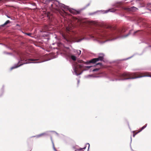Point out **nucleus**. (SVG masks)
<instances>
[{"label":"nucleus","mask_w":151,"mask_h":151,"mask_svg":"<svg viewBox=\"0 0 151 151\" xmlns=\"http://www.w3.org/2000/svg\"><path fill=\"white\" fill-rule=\"evenodd\" d=\"M116 10L115 9L113 8L112 9H109L106 10H101L100 11H97L93 13H89L88 14V15H92L97 13H99L100 14H106L109 12H114L116 11Z\"/></svg>","instance_id":"6"},{"label":"nucleus","mask_w":151,"mask_h":151,"mask_svg":"<svg viewBox=\"0 0 151 151\" xmlns=\"http://www.w3.org/2000/svg\"><path fill=\"white\" fill-rule=\"evenodd\" d=\"M99 55L98 58H93V60H94L95 63L99 61H103L104 57L105 56L104 54L103 53H100Z\"/></svg>","instance_id":"7"},{"label":"nucleus","mask_w":151,"mask_h":151,"mask_svg":"<svg viewBox=\"0 0 151 151\" xmlns=\"http://www.w3.org/2000/svg\"><path fill=\"white\" fill-rule=\"evenodd\" d=\"M0 45H3L5 46L6 48H7L9 49H11V48L9 46H7V45L4 44L2 43H0Z\"/></svg>","instance_id":"16"},{"label":"nucleus","mask_w":151,"mask_h":151,"mask_svg":"<svg viewBox=\"0 0 151 151\" xmlns=\"http://www.w3.org/2000/svg\"><path fill=\"white\" fill-rule=\"evenodd\" d=\"M21 1V2H22V1H21V0H0V2H1L2 1Z\"/></svg>","instance_id":"13"},{"label":"nucleus","mask_w":151,"mask_h":151,"mask_svg":"<svg viewBox=\"0 0 151 151\" xmlns=\"http://www.w3.org/2000/svg\"><path fill=\"white\" fill-rule=\"evenodd\" d=\"M86 148V147H84V148H81L80 149V150H82L83 149H85Z\"/></svg>","instance_id":"29"},{"label":"nucleus","mask_w":151,"mask_h":151,"mask_svg":"<svg viewBox=\"0 0 151 151\" xmlns=\"http://www.w3.org/2000/svg\"><path fill=\"white\" fill-rule=\"evenodd\" d=\"M10 21L9 20H7L4 24L1 25L0 26L1 27H5L8 24L10 23Z\"/></svg>","instance_id":"10"},{"label":"nucleus","mask_w":151,"mask_h":151,"mask_svg":"<svg viewBox=\"0 0 151 151\" xmlns=\"http://www.w3.org/2000/svg\"><path fill=\"white\" fill-rule=\"evenodd\" d=\"M16 26H18V27H20V25L19 24H17Z\"/></svg>","instance_id":"31"},{"label":"nucleus","mask_w":151,"mask_h":151,"mask_svg":"<svg viewBox=\"0 0 151 151\" xmlns=\"http://www.w3.org/2000/svg\"><path fill=\"white\" fill-rule=\"evenodd\" d=\"M2 39V38L0 36V40H1Z\"/></svg>","instance_id":"37"},{"label":"nucleus","mask_w":151,"mask_h":151,"mask_svg":"<svg viewBox=\"0 0 151 151\" xmlns=\"http://www.w3.org/2000/svg\"><path fill=\"white\" fill-rule=\"evenodd\" d=\"M130 138H131V141H132V136H131Z\"/></svg>","instance_id":"39"},{"label":"nucleus","mask_w":151,"mask_h":151,"mask_svg":"<svg viewBox=\"0 0 151 151\" xmlns=\"http://www.w3.org/2000/svg\"><path fill=\"white\" fill-rule=\"evenodd\" d=\"M19 57L18 63L15 64L10 68L11 70L18 68L22 65L29 63H39L44 61L42 59V57L40 55H37L30 58L28 54L25 52H20L19 54Z\"/></svg>","instance_id":"3"},{"label":"nucleus","mask_w":151,"mask_h":151,"mask_svg":"<svg viewBox=\"0 0 151 151\" xmlns=\"http://www.w3.org/2000/svg\"><path fill=\"white\" fill-rule=\"evenodd\" d=\"M4 54H9V55H10V54H11V53H9V52H4Z\"/></svg>","instance_id":"24"},{"label":"nucleus","mask_w":151,"mask_h":151,"mask_svg":"<svg viewBox=\"0 0 151 151\" xmlns=\"http://www.w3.org/2000/svg\"><path fill=\"white\" fill-rule=\"evenodd\" d=\"M79 80H78V84L79 83Z\"/></svg>","instance_id":"35"},{"label":"nucleus","mask_w":151,"mask_h":151,"mask_svg":"<svg viewBox=\"0 0 151 151\" xmlns=\"http://www.w3.org/2000/svg\"><path fill=\"white\" fill-rule=\"evenodd\" d=\"M95 63V60H93V59L87 62H84L82 60L78 59L77 61L75 62L73 64V74L77 76L81 75L84 71L87 70L92 67V66H85V65Z\"/></svg>","instance_id":"4"},{"label":"nucleus","mask_w":151,"mask_h":151,"mask_svg":"<svg viewBox=\"0 0 151 151\" xmlns=\"http://www.w3.org/2000/svg\"><path fill=\"white\" fill-rule=\"evenodd\" d=\"M31 4L33 6H35L36 4L35 3H31Z\"/></svg>","instance_id":"26"},{"label":"nucleus","mask_w":151,"mask_h":151,"mask_svg":"<svg viewBox=\"0 0 151 151\" xmlns=\"http://www.w3.org/2000/svg\"><path fill=\"white\" fill-rule=\"evenodd\" d=\"M69 57L72 60H73L74 61H75V60H76V59H77L76 57L75 56L73 55H72V54L70 55H69Z\"/></svg>","instance_id":"9"},{"label":"nucleus","mask_w":151,"mask_h":151,"mask_svg":"<svg viewBox=\"0 0 151 151\" xmlns=\"http://www.w3.org/2000/svg\"><path fill=\"white\" fill-rule=\"evenodd\" d=\"M5 15L8 18H10L11 19H12L11 18V17L9 16L7 14H5Z\"/></svg>","instance_id":"20"},{"label":"nucleus","mask_w":151,"mask_h":151,"mask_svg":"<svg viewBox=\"0 0 151 151\" xmlns=\"http://www.w3.org/2000/svg\"><path fill=\"white\" fill-rule=\"evenodd\" d=\"M91 26L87 27L82 34L72 38L68 37V42H78L83 40L92 38L100 44H103L109 40H112L118 38H125L131 34L130 30L127 35H122L127 29L125 28L118 29L111 26L102 27L98 25L96 22L91 21L89 22Z\"/></svg>","instance_id":"1"},{"label":"nucleus","mask_w":151,"mask_h":151,"mask_svg":"<svg viewBox=\"0 0 151 151\" xmlns=\"http://www.w3.org/2000/svg\"><path fill=\"white\" fill-rule=\"evenodd\" d=\"M51 2L52 4L51 5V8L55 11L57 13H59L62 16L63 14L67 15V13L64 10H69L70 12L74 14H80V13L83 10L85 9L88 6L90 5V3L87 4L86 6L82 8L76 10L73 9H71L68 6H66L64 4L59 3L58 1L54 0H46L45 2L46 4H48L49 3Z\"/></svg>","instance_id":"2"},{"label":"nucleus","mask_w":151,"mask_h":151,"mask_svg":"<svg viewBox=\"0 0 151 151\" xmlns=\"http://www.w3.org/2000/svg\"><path fill=\"white\" fill-rule=\"evenodd\" d=\"M4 86L3 85L0 90V97L1 96L4 94Z\"/></svg>","instance_id":"8"},{"label":"nucleus","mask_w":151,"mask_h":151,"mask_svg":"<svg viewBox=\"0 0 151 151\" xmlns=\"http://www.w3.org/2000/svg\"><path fill=\"white\" fill-rule=\"evenodd\" d=\"M45 133H42L38 135H37L36 136H34L33 137H36V138H39L43 136H45Z\"/></svg>","instance_id":"11"},{"label":"nucleus","mask_w":151,"mask_h":151,"mask_svg":"<svg viewBox=\"0 0 151 151\" xmlns=\"http://www.w3.org/2000/svg\"><path fill=\"white\" fill-rule=\"evenodd\" d=\"M75 151H76V150H75Z\"/></svg>","instance_id":"43"},{"label":"nucleus","mask_w":151,"mask_h":151,"mask_svg":"<svg viewBox=\"0 0 151 151\" xmlns=\"http://www.w3.org/2000/svg\"><path fill=\"white\" fill-rule=\"evenodd\" d=\"M76 51V53L78 55H79L81 54V51L80 50H78Z\"/></svg>","instance_id":"17"},{"label":"nucleus","mask_w":151,"mask_h":151,"mask_svg":"<svg viewBox=\"0 0 151 151\" xmlns=\"http://www.w3.org/2000/svg\"><path fill=\"white\" fill-rule=\"evenodd\" d=\"M60 137H63V135L62 134H60Z\"/></svg>","instance_id":"34"},{"label":"nucleus","mask_w":151,"mask_h":151,"mask_svg":"<svg viewBox=\"0 0 151 151\" xmlns=\"http://www.w3.org/2000/svg\"><path fill=\"white\" fill-rule=\"evenodd\" d=\"M25 34L29 36H31V34L30 33H25Z\"/></svg>","instance_id":"22"},{"label":"nucleus","mask_w":151,"mask_h":151,"mask_svg":"<svg viewBox=\"0 0 151 151\" xmlns=\"http://www.w3.org/2000/svg\"><path fill=\"white\" fill-rule=\"evenodd\" d=\"M56 136H59V134L58 133H56Z\"/></svg>","instance_id":"32"},{"label":"nucleus","mask_w":151,"mask_h":151,"mask_svg":"<svg viewBox=\"0 0 151 151\" xmlns=\"http://www.w3.org/2000/svg\"><path fill=\"white\" fill-rule=\"evenodd\" d=\"M96 65H100V66H101L102 65V63H98L96 64Z\"/></svg>","instance_id":"25"},{"label":"nucleus","mask_w":151,"mask_h":151,"mask_svg":"<svg viewBox=\"0 0 151 151\" xmlns=\"http://www.w3.org/2000/svg\"><path fill=\"white\" fill-rule=\"evenodd\" d=\"M122 3L121 2H116L112 5L113 6H114L117 8V9H115L116 10H119L122 13H124L125 11H135L138 9L134 6H132L130 8L125 7L122 6Z\"/></svg>","instance_id":"5"},{"label":"nucleus","mask_w":151,"mask_h":151,"mask_svg":"<svg viewBox=\"0 0 151 151\" xmlns=\"http://www.w3.org/2000/svg\"><path fill=\"white\" fill-rule=\"evenodd\" d=\"M78 50L74 49L73 50V52H75V53H76V51H77V50Z\"/></svg>","instance_id":"27"},{"label":"nucleus","mask_w":151,"mask_h":151,"mask_svg":"<svg viewBox=\"0 0 151 151\" xmlns=\"http://www.w3.org/2000/svg\"><path fill=\"white\" fill-rule=\"evenodd\" d=\"M86 145H88V149H89V147H90V145L89 143H88L86 144Z\"/></svg>","instance_id":"28"},{"label":"nucleus","mask_w":151,"mask_h":151,"mask_svg":"<svg viewBox=\"0 0 151 151\" xmlns=\"http://www.w3.org/2000/svg\"><path fill=\"white\" fill-rule=\"evenodd\" d=\"M132 132H136L135 131H133Z\"/></svg>","instance_id":"38"},{"label":"nucleus","mask_w":151,"mask_h":151,"mask_svg":"<svg viewBox=\"0 0 151 151\" xmlns=\"http://www.w3.org/2000/svg\"><path fill=\"white\" fill-rule=\"evenodd\" d=\"M65 47L67 50H69V48L68 47Z\"/></svg>","instance_id":"30"},{"label":"nucleus","mask_w":151,"mask_h":151,"mask_svg":"<svg viewBox=\"0 0 151 151\" xmlns=\"http://www.w3.org/2000/svg\"><path fill=\"white\" fill-rule=\"evenodd\" d=\"M147 124H146L145 125L142 127L137 132H140L142 131L147 126Z\"/></svg>","instance_id":"12"},{"label":"nucleus","mask_w":151,"mask_h":151,"mask_svg":"<svg viewBox=\"0 0 151 151\" xmlns=\"http://www.w3.org/2000/svg\"><path fill=\"white\" fill-rule=\"evenodd\" d=\"M50 132H56L55 131H50Z\"/></svg>","instance_id":"33"},{"label":"nucleus","mask_w":151,"mask_h":151,"mask_svg":"<svg viewBox=\"0 0 151 151\" xmlns=\"http://www.w3.org/2000/svg\"><path fill=\"white\" fill-rule=\"evenodd\" d=\"M99 69H100L99 68H96L93 69V70L92 71L93 72L97 71H98Z\"/></svg>","instance_id":"18"},{"label":"nucleus","mask_w":151,"mask_h":151,"mask_svg":"<svg viewBox=\"0 0 151 151\" xmlns=\"http://www.w3.org/2000/svg\"><path fill=\"white\" fill-rule=\"evenodd\" d=\"M93 77L94 78H97L98 77V76H94L93 75H88L86 76V77L87 78H89L90 77Z\"/></svg>","instance_id":"14"},{"label":"nucleus","mask_w":151,"mask_h":151,"mask_svg":"<svg viewBox=\"0 0 151 151\" xmlns=\"http://www.w3.org/2000/svg\"><path fill=\"white\" fill-rule=\"evenodd\" d=\"M147 77H151V76L147 75Z\"/></svg>","instance_id":"36"},{"label":"nucleus","mask_w":151,"mask_h":151,"mask_svg":"<svg viewBox=\"0 0 151 151\" xmlns=\"http://www.w3.org/2000/svg\"><path fill=\"white\" fill-rule=\"evenodd\" d=\"M133 137H134L138 133H133Z\"/></svg>","instance_id":"23"},{"label":"nucleus","mask_w":151,"mask_h":151,"mask_svg":"<svg viewBox=\"0 0 151 151\" xmlns=\"http://www.w3.org/2000/svg\"><path fill=\"white\" fill-rule=\"evenodd\" d=\"M51 141H52V143L53 148V149L55 151H57L56 150V149L55 148V147L54 144V143L53 142V140H52V138L51 137Z\"/></svg>","instance_id":"15"},{"label":"nucleus","mask_w":151,"mask_h":151,"mask_svg":"<svg viewBox=\"0 0 151 151\" xmlns=\"http://www.w3.org/2000/svg\"><path fill=\"white\" fill-rule=\"evenodd\" d=\"M142 33L141 32V33H139V34H141Z\"/></svg>","instance_id":"41"},{"label":"nucleus","mask_w":151,"mask_h":151,"mask_svg":"<svg viewBox=\"0 0 151 151\" xmlns=\"http://www.w3.org/2000/svg\"><path fill=\"white\" fill-rule=\"evenodd\" d=\"M131 150L132 151H134L132 149V148H131Z\"/></svg>","instance_id":"40"},{"label":"nucleus","mask_w":151,"mask_h":151,"mask_svg":"<svg viewBox=\"0 0 151 151\" xmlns=\"http://www.w3.org/2000/svg\"><path fill=\"white\" fill-rule=\"evenodd\" d=\"M133 57V56H132L130 57H128V58H126V59H124L123 60H127L128 59H130V58H132V57Z\"/></svg>","instance_id":"21"},{"label":"nucleus","mask_w":151,"mask_h":151,"mask_svg":"<svg viewBox=\"0 0 151 151\" xmlns=\"http://www.w3.org/2000/svg\"><path fill=\"white\" fill-rule=\"evenodd\" d=\"M149 47H151V45H150L149 46Z\"/></svg>","instance_id":"42"},{"label":"nucleus","mask_w":151,"mask_h":151,"mask_svg":"<svg viewBox=\"0 0 151 151\" xmlns=\"http://www.w3.org/2000/svg\"><path fill=\"white\" fill-rule=\"evenodd\" d=\"M140 30H137V31H135V32H134V33H133V36H135V35L137 33V32H140Z\"/></svg>","instance_id":"19"}]
</instances>
